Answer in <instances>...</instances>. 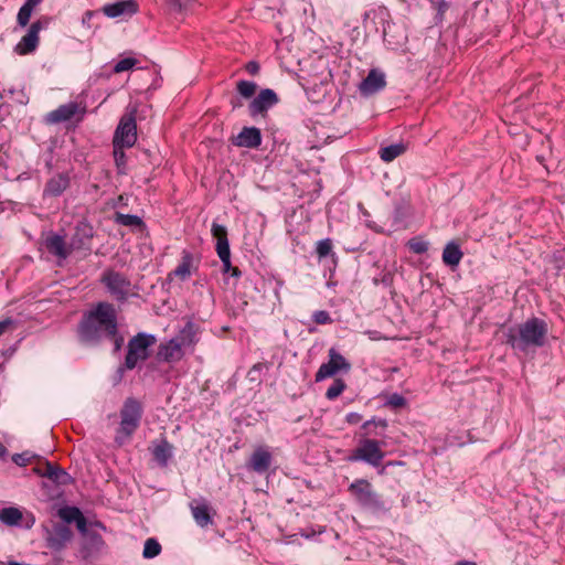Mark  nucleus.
Wrapping results in <instances>:
<instances>
[{
  "mask_svg": "<svg viewBox=\"0 0 565 565\" xmlns=\"http://www.w3.org/2000/svg\"><path fill=\"white\" fill-rule=\"evenodd\" d=\"M463 257V253L460 249V246L455 241L446 244L443 250V262L445 265L450 267H457Z\"/></svg>",
  "mask_w": 565,
  "mask_h": 565,
  "instance_id": "obj_27",
  "label": "nucleus"
},
{
  "mask_svg": "<svg viewBox=\"0 0 565 565\" xmlns=\"http://www.w3.org/2000/svg\"><path fill=\"white\" fill-rule=\"evenodd\" d=\"M33 9L29 8V6H22L17 15V22L20 26L24 28L29 24Z\"/></svg>",
  "mask_w": 565,
  "mask_h": 565,
  "instance_id": "obj_38",
  "label": "nucleus"
},
{
  "mask_svg": "<svg viewBox=\"0 0 565 565\" xmlns=\"http://www.w3.org/2000/svg\"><path fill=\"white\" fill-rule=\"evenodd\" d=\"M193 265V255L190 252L183 250L181 263L172 271L181 280H185L191 276V268Z\"/></svg>",
  "mask_w": 565,
  "mask_h": 565,
  "instance_id": "obj_29",
  "label": "nucleus"
},
{
  "mask_svg": "<svg viewBox=\"0 0 565 565\" xmlns=\"http://www.w3.org/2000/svg\"><path fill=\"white\" fill-rule=\"evenodd\" d=\"M34 471L41 476L50 479L57 486H68L73 483V478L68 472L57 465L45 461L43 465L34 468Z\"/></svg>",
  "mask_w": 565,
  "mask_h": 565,
  "instance_id": "obj_14",
  "label": "nucleus"
},
{
  "mask_svg": "<svg viewBox=\"0 0 565 565\" xmlns=\"http://www.w3.org/2000/svg\"><path fill=\"white\" fill-rule=\"evenodd\" d=\"M14 320L12 318H7L0 321V337L4 334L10 328L14 327Z\"/></svg>",
  "mask_w": 565,
  "mask_h": 565,
  "instance_id": "obj_51",
  "label": "nucleus"
},
{
  "mask_svg": "<svg viewBox=\"0 0 565 565\" xmlns=\"http://www.w3.org/2000/svg\"><path fill=\"white\" fill-rule=\"evenodd\" d=\"M331 249H332V242H331V239L326 238V239L318 242L316 252H317L319 258H323V257H327L331 253Z\"/></svg>",
  "mask_w": 565,
  "mask_h": 565,
  "instance_id": "obj_40",
  "label": "nucleus"
},
{
  "mask_svg": "<svg viewBox=\"0 0 565 565\" xmlns=\"http://www.w3.org/2000/svg\"><path fill=\"white\" fill-rule=\"evenodd\" d=\"M232 277L239 278L242 276V271L238 267H233L230 271Z\"/></svg>",
  "mask_w": 565,
  "mask_h": 565,
  "instance_id": "obj_57",
  "label": "nucleus"
},
{
  "mask_svg": "<svg viewBox=\"0 0 565 565\" xmlns=\"http://www.w3.org/2000/svg\"><path fill=\"white\" fill-rule=\"evenodd\" d=\"M70 184L68 173H57L47 180L43 190V196L57 198L70 188Z\"/></svg>",
  "mask_w": 565,
  "mask_h": 565,
  "instance_id": "obj_19",
  "label": "nucleus"
},
{
  "mask_svg": "<svg viewBox=\"0 0 565 565\" xmlns=\"http://www.w3.org/2000/svg\"><path fill=\"white\" fill-rule=\"evenodd\" d=\"M384 457L385 451L382 450L381 443L376 439L362 438L355 448V461H364L379 469L377 473L381 476L385 475Z\"/></svg>",
  "mask_w": 565,
  "mask_h": 565,
  "instance_id": "obj_5",
  "label": "nucleus"
},
{
  "mask_svg": "<svg viewBox=\"0 0 565 565\" xmlns=\"http://www.w3.org/2000/svg\"><path fill=\"white\" fill-rule=\"evenodd\" d=\"M7 455V448L0 441V458H3Z\"/></svg>",
  "mask_w": 565,
  "mask_h": 565,
  "instance_id": "obj_59",
  "label": "nucleus"
},
{
  "mask_svg": "<svg viewBox=\"0 0 565 565\" xmlns=\"http://www.w3.org/2000/svg\"><path fill=\"white\" fill-rule=\"evenodd\" d=\"M381 282L385 286H391L393 282V275L392 273L387 271L384 273L381 277Z\"/></svg>",
  "mask_w": 565,
  "mask_h": 565,
  "instance_id": "obj_54",
  "label": "nucleus"
},
{
  "mask_svg": "<svg viewBox=\"0 0 565 565\" xmlns=\"http://www.w3.org/2000/svg\"><path fill=\"white\" fill-rule=\"evenodd\" d=\"M94 15L93 11H86L83 15L82 22L83 24H86L90 21L92 17Z\"/></svg>",
  "mask_w": 565,
  "mask_h": 565,
  "instance_id": "obj_55",
  "label": "nucleus"
},
{
  "mask_svg": "<svg viewBox=\"0 0 565 565\" xmlns=\"http://www.w3.org/2000/svg\"><path fill=\"white\" fill-rule=\"evenodd\" d=\"M172 451L173 446L166 438H162L159 443H154L151 449L153 459L161 468L168 466V461L172 457Z\"/></svg>",
  "mask_w": 565,
  "mask_h": 565,
  "instance_id": "obj_23",
  "label": "nucleus"
},
{
  "mask_svg": "<svg viewBox=\"0 0 565 565\" xmlns=\"http://www.w3.org/2000/svg\"><path fill=\"white\" fill-rule=\"evenodd\" d=\"M408 248L417 254L422 255L428 250V243L420 237H413L407 242Z\"/></svg>",
  "mask_w": 565,
  "mask_h": 565,
  "instance_id": "obj_37",
  "label": "nucleus"
},
{
  "mask_svg": "<svg viewBox=\"0 0 565 565\" xmlns=\"http://www.w3.org/2000/svg\"><path fill=\"white\" fill-rule=\"evenodd\" d=\"M72 536L73 532L66 524H56L47 537V544L51 548L61 551Z\"/></svg>",
  "mask_w": 565,
  "mask_h": 565,
  "instance_id": "obj_22",
  "label": "nucleus"
},
{
  "mask_svg": "<svg viewBox=\"0 0 565 565\" xmlns=\"http://www.w3.org/2000/svg\"><path fill=\"white\" fill-rule=\"evenodd\" d=\"M355 499L359 504L372 512H380L385 509L381 495L377 494L371 483L365 479L355 480Z\"/></svg>",
  "mask_w": 565,
  "mask_h": 565,
  "instance_id": "obj_9",
  "label": "nucleus"
},
{
  "mask_svg": "<svg viewBox=\"0 0 565 565\" xmlns=\"http://www.w3.org/2000/svg\"><path fill=\"white\" fill-rule=\"evenodd\" d=\"M74 523L83 535H87L89 533L87 530V520L83 514Z\"/></svg>",
  "mask_w": 565,
  "mask_h": 565,
  "instance_id": "obj_48",
  "label": "nucleus"
},
{
  "mask_svg": "<svg viewBox=\"0 0 565 565\" xmlns=\"http://www.w3.org/2000/svg\"><path fill=\"white\" fill-rule=\"evenodd\" d=\"M271 462V452L266 447L260 446L254 450L246 466L249 470L264 475L270 468Z\"/></svg>",
  "mask_w": 565,
  "mask_h": 565,
  "instance_id": "obj_16",
  "label": "nucleus"
},
{
  "mask_svg": "<svg viewBox=\"0 0 565 565\" xmlns=\"http://www.w3.org/2000/svg\"><path fill=\"white\" fill-rule=\"evenodd\" d=\"M358 206H359V209H360V211H361V213H362V215L364 217L363 221H364L365 225L367 227L373 228L374 226H373V222L370 220V213L366 210H364V207L362 206L361 203H359Z\"/></svg>",
  "mask_w": 565,
  "mask_h": 565,
  "instance_id": "obj_53",
  "label": "nucleus"
},
{
  "mask_svg": "<svg viewBox=\"0 0 565 565\" xmlns=\"http://www.w3.org/2000/svg\"><path fill=\"white\" fill-rule=\"evenodd\" d=\"M184 352L177 340H169L168 342L160 343L157 351V360L160 362H179L183 359Z\"/></svg>",
  "mask_w": 565,
  "mask_h": 565,
  "instance_id": "obj_18",
  "label": "nucleus"
},
{
  "mask_svg": "<svg viewBox=\"0 0 565 565\" xmlns=\"http://www.w3.org/2000/svg\"><path fill=\"white\" fill-rule=\"evenodd\" d=\"M231 104H232L234 109L242 106V104L239 102L232 100Z\"/></svg>",
  "mask_w": 565,
  "mask_h": 565,
  "instance_id": "obj_62",
  "label": "nucleus"
},
{
  "mask_svg": "<svg viewBox=\"0 0 565 565\" xmlns=\"http://www.w3.org/2000/svg\"><path fill=\"white\" fill-rule=\"evenodd\" d=\"M86 114V105L77 102H71L60 105L56 109L49 111L43 121L46 125H58L75 118L77 122L82 121Z\"/></svg>",
  "mask_w": 565,
  "mask_h": 565,
  "instance_id": "obj_7",
  "label": "nucleus"
},
{
  "mask_svg": "<svg viewBox=\"0 0 565 565\" xmlns=\"http://www.w3.org/2000/svg\"><path fill=\"white\" fill-rule=\"evenodd\" d=\"M264 369H266V365L264 363L254 364L252 369L248 371V379L252 382H260V373Z\"/></svg>",
  "mask_w": 565,
  "mask_h": 565,
  "instance_id": "obj_43",
  "label": "nucleus"
},
{
  "mask_svg": "<svg viewBox=\"0 0 565 565\" xmlns=\"http://www.w3.org/2000/svg\"><path fill=\"white\" fill-rule=\"evenodd\" d=\"M278 102L279 98L273 89H262L248 105L249 115L252 117H256L258 115L265 117L268 109L275 106Z\"/></svg>",
  "mask_w": 565,
  "mask_h": 565,
  "instance_id": "obj_12",
  "label": "nucleus"
},
{
  "mask_svg": "<svg viewBox=\"0 0 565 565\" xmlns=\"http://www.w3.org/2000/svg\"><path fill=\"white\" fill-rule=\"evenodd\" d=\"M41 2L42 0H25L24 6H29V8L34 9Z\"/></svg>",
  "mask_w": 565,
  "mask_h": 565,
  "instance_id": "obj_56",
  "label": "nucleus"
},
{
  "mask_svg": "<svg viewBox=\"0 0 565 565\" xmlns=\"http://www.w3.org/2000/svg\"><path fill=\"white\" fill-rule=\"evenodd\" d=\"M137 141L136 109L121 116L115 130L113 145L131 148Z\"/></svg>",
  "mask_w": 565,
  "mask_h": 565,
  "instance_id": "obj_8",
  "label": "nucleus"
},
{
  "mask_svg": "<svg viewBox=\"0 0 565 565\" xmlns=\"http://www.w3.org/2000/svg\"><path fill=\"white\" fill-rule=\"evenodd\" d=\"M7 161L8 154L6 152L0 151V179H7Z\"/></svg>",
  "mask_w": 565,
  "mask_h": 565,
  "instance_id": "obj_49",
  "label": "nucleus"
},
{
  "mask_svg": "<svg viewBox=\"0 0 565 565\" xmlns=\"http://www.w3.org/2000/svg\"><path fill=\"white\" fill-rule=\"evenodd\" d=\"M377 426H380L382 428H385L386 427V422L383 420V419H380L377 422L372 419V420H369V422L364 423L363 428L365 429V434H371L372 427H377Z\"/></svg>",
  "mask_w": 565,
  "mask_h": 565,
  "instance_id": "obj_47",
  "label": "nucleus"
},
{
  "mask_svg": "<svg viewBox=\"0 0 565 565\" xmlns=\"http://www.w3.org/2000/svg\"><path fill=\"white\" fill-rule=\"evenodd\" d=\"M218 257L222 262L223 273H230L233 268L232 263H231V254H225V256L220 255Z\"/></svg>",
  "mask_w": 565,
  "mask_h": 565,
  "instance_id": "obj_50",
  "label": "nucleus"
},
{
  "mask_svg": "<svg viewBox=\"0 0 565 565\" xmlns=\"http://www.w3.org/2000/svg\"><path fill=\"white\" fill-rule=\"evenodd\" d=\"M137 64V60L134 57H125L117 62L114 66V73H122L131 70Z\"/></svg>",
  "mask_w": 565,
  "mask_h": 565,
  "instance_id": "obj_39",
  "label": "nucleus"
},
{
  "mask_svg": "<svg viewBox=\"0 0 565 565\" xmlns=\"http://www.w3.org/2000/svg\"><path fill=\"white\" fill-rule=\"evenodd\" d=\"M245 68L250 75H256L259 72V64L255 61H249Z\"/></svg>",
  "mask_w": 565,
  "mask_h": 565,
  "instance_id": "obj_52",
  "label": "nucleus"
},
{
  "mask_svg": "<svg viewBox=\"0 0 565 565\" xmlns=\"http://www.w3.org/2000/svg\"><path fill=\"white\" fill-rule=\"evenodd\" d=\"M456 565H477V563L472 561H459Z\"/></svg>",
  "mask_w": 565,
  "mask_h": 565,
  "instance_id": "obj_58",
  "label": "nucleus"
},
{
  "mask_svg": "<svg viewBox=\"0 0 565 565\" xmlns=\"http://www.w3.org/2000/svg\"><path fill=\"white\" fill-rule=\"evenodd\" d=\"M548 324L544 319L531 317L522 323L513 324L503 331V343L514 352L527 354L545 345Z\"/></svg>",
  "mask_w": 565,
  "mask_h": 565,
  "instance_id": "obj_2",
  "label": "nucleus"
},
{
  "mask_svg": "<svg viewBox=\"0 0 565 565\" xmlns=\"http://www.w3.org/2000/svg\"><path fill=\"white\" fill-rule=\"evenodd\" d=\"M351 369L350 362L342 356L334 348L329 350V361L321 364L316 373V382H320L324 379L332 377L341 371L349 372Z\"/></svg>",
  "mask_w": 565,
  "mask_h": 565,
  "instance_id": "obj_10",
  "label": "nucleus"
},
{
  "mask_svg": "<svg viewBox=\"0 0 565 565\" xmlns=\"http://www.w3.org/2000/svg\"><path fill=\"white\" fill-rule=\"evenodd\" d=\"M143 415V406L135 397H127L119 411L120 422L115 431L114 441L121 447L129 443L138 430Z\"/></svg>",
  "mask_w": 565,
  "mask_h": 565,
  "instance_id": "obj_3",
  "label": "nucleus"
},
{
  "mask_svg": "<svg viewBox=\"0 0 565 565\" xmlns=\"http://www.w3.org/2000/svg\"><path fill=\"white\" fill-rule=\"evenodd\" d=\"M44 245L47 252L60 259H66L71 253V244L67 246L63 236L57 234H51L45 238Z\"/></svg>",
  "mask_w": 565,
  "mask_h": 565,
  "instance_id": "obj_21",
  "label": "nucleus"
},
{
  "mask_svg": "<svg viewBox=\"0 0 565 565\" xmlns=\"http://www.w3.org/2000/svg\"><path fill=\"white\" fill-rule=\"evenodd\" d=\"M347 387V384L341 379H335L332 383V385L327 390L326 397L328 399H334L344 391Z\"/></svg>",
  "mask_w": 565,
  "mask_h": 565,
  "instance_id": "obj_36",
  "label": "nucleus"
},
{
  "mask_svg": "<svg viewBox=\"0 0 565 565\" xmlns=\"http://www.w3.org/2000/svg\"><path fill=\"white\" fill-rule=\"evenodd\" d=\"M190 509L195 523L201 527H206L213 523L211 508L206 502H191Z\"/></svg>",
  "mask_w": 565,
  "mask_h": 565,
  "instance_id": "obj_24",
  "label": "nucleus"
},
{
  "mask_svg": "<svg viewBox=\"0 0 565 565\" xmlns=\"http://www.w3.org/2000/svg\"><path fill=\"white\" fill-rule=\"evenodd\" d=\"M105 339L111 340L114 342V351L118 352L121 350L124 344V337L119 334V330L117 329V332L114 337H106Z\"/></svg>",
  "mask_w": 565,
  "mask_h": 565,
  "instance_id": "obj_46",
  "label": "nucleus"
},
{
  "mask_svg": "<svg viewBox=\"0 0 565 565\" xmlns=\"http://www.w3.org/2000/svg\"><path fill=\"white\" fill-rule=\"evenodd\" d=\"M312 320L317 324H329L332 322V319H331L329 312L326 310H318V311L313 312Z\"/></svg>",
  "mask_w": 565,
  "mask_h": 565,
  "instance_id": "obj_42",
  "label": "nucleus"
},
{
  "mask_svg": "<svg viewBox=\"0 0 565 565\" xmlns=\"http://www.w3.org/2000/svg\"><path fill=\"white\" fill-rule=\"evenodd\" d=\"M114 221L119 225L128 227L142 228L145 226V222L142 221V218L134 214H124L120 212H116L114 215Z\"/></svg>",
  "mask_w": 565,
  "mask_h": 565,
  "instance_id": "obj_30",
  "label": "nucleus"
},
{
  "mask_svg": "<svg viewBox=\"0 0 565 565\" xmlns=\"http://www.w3.org/2000/svg\"><path fill=\"white\" fill-rule=\"evenodd\" d=\"M43 29L41 20L34 21L25 35L22 36L20 42L14 46V52L19 55H28L33 53L40 42L39 33Z\"/></svg>",
  "mask_w": 565,
  "mask_h": 565,
  "instance_id": "obj_13",
  "label": "nucleus"
},
{
  "mask_svg": "<svg viewBox=\"0 0 565 565\" xmlns=\"http://www.w3.org/2000/svg\"><path fill=\"white\" fill-rule=\"evenodd\" d=\"M353 419H354L353 413H350V414H348V415H347V420H348L349 423H352V422H353Z\"/></svg>",
  "mask_w": 565,
  "mask_h": 565,
  "instance_id": "obj_61",
  "label": "nucleus"
},
{
  "mask_svg": "<svg viewBox=\"0 0 565 565\" xmlns=\"http://www.w3.org/2000/svg\"><path fill=\"white\" fill-rule=\"evenodd\" d=\"M386 76L384 72L372 68L367 76L359 84L358 88L363 97H371L386 87Z\"/></svg>",
  "mask_w": 565,
  "mask_h": 565,
  "instance_id": "obj_11",
  "label": "nucleus"
},
{
  "mask_svg": "<svg viewBox=\"0 0 565 565\" xmlns=\"http://www.w3.org/2000/svg\"><path fill=\"white\" fill-rule=\"evenodd\" d=\"M113 147H114V151H113L114 160H115L118 173L125 174L127 160H126V154H125L124 148H126V147L119 146V145H113Z\"/></svg>",
  "mask_w": 565,
  "mask_h": 565,
  "instance_id": "obj_32",
  "label": "nucleus"
},
{
  "mask_svg": "<svg viewBox=\"0 0 565 565\" xmlns=\"http://www.w3.org/2000/svg\"><path fill=\"white\" fill-rule=\"evenodd\" d=\"M406 404H407L406 398L403 395L397 394V393H393L392 395H390L386 401V405L391 406L392 408H395V409L402 408V407L406 406Z\"/></svg>",
  "mask_w": 565,
  "mask_h": 565,
  "instance_id": "obj_41",
  "label": "nucleus"
},
{
  "mask_svg": "<svg viewBox=\"0 0 565 565\" xmlns=\"http://www.w3.org/2000/svg\"><path fill=\"white\" fill-rule=\"evenodd\" d=\"M22 520V512L18 508H3L0 510V521L9 526L18 525Z\"/></svg>",
  "mask_w": 565,
  "mask_h": 565,
  "instance_id": "obj_31",
  "label": "nucleus"
},
{
  "mask_svg": "<svg viewBox=\"0 0 565 565\" xmlns=\"http://www.w3.org/2000/svg\"><path fill=\"white\" fill-rule=\"evenodd\" d=\"M262 132L257 127H243L237 136L231 138V142L241 148L255 149L262 145Z\"/></svg>",
  "mask_w": 565,
  "mask_h": 565,
  "instance_id": "obj_15",
  "label": "nucleus"
},
{
  "mask_svg": "<svg viewBox=\"0 0 565 565\" xmlns=\"http://www.w3.org/2000/svg\"><path fill=\"white\" fill-rule=\"evenodd\" d=\"M212 236L216 239L217 256L231 254L230 243L227 238V230L224 225L213 223L211 228Z\"/></svg>",
  "mask_w": 565,
  "mask_h": 565,
  "instance_id": "obj_25",
  "label": "nucleus"
},
{
  "mask_svg": "<svg viewBox=\"0 0 565 565\" xmlns=\"http://www.w3.org/2000/svg\"><path fill=\"white\" fill-rule=\"evenodd\" d=\"M196 333L198 327L195 323L188 321L173 340H177L182 349L184 347H194L198 342Z\"/></svg>",
  "mask_w": 565,
  "mask_h": 565,
  "instance_id": "obj_26",
  "label": "nucleus"
},
{
  "mask_svg": "<svg viewBox=\"0 0 565 565\" xmlns=\"http://www.w3.org/2000/svg\"><path fill=\"white\" fill-rule=\"evenodd\" d=\"M87 537L89 540L92 547L95 550H99L104 545V540L98 533L89 532L87 534Z\"/></svg>",
  "mask_w": 565,
  "mask_h": 565,
  "instance_id": "obj_45",
  "label": "nucleus"
},
{
  "mask_svg": "<svg viewBox=\"0 0 565 565\" xmlns=\"http://www.w3.org/2000/svg\"><path fill=\"white\" fill-rule=\"evenodd\" d=\"M394 465H402V462H401V461H388V462H386V465H384V466H385V468H386V467H388V466H394Z\"/></svg>",
  "mask_w": 565,
  "mask_h": 565,
  "instance_id": "obj_60",
  "label": "nucleus"
},
{
  "mask_svg": "<svg viewBox=\"0 0 565 565\" xmlns=\"http://www.w3.org/2000/svg\"><path fill=\"white\" fill-rule=\"evenodd\" d=\"M236 89L238 94L244 98H252L257 89V85L254 82L249 81H239L236 84Z\"/></svg>",
  "mask_w": 565,
  "mask_h": 565,
  "instance_id": "obj_34",
  "label": "nucleus"
},
{
  "mask_svg": "<svg viewBox=\"0 0 565 565\" xmlns=\"http://www.w3.org/2000/svg\"><path fill=\"white\" fill-rule=\"evenodd\" d=\"M33 458V456L29 452V451H24L22 454H15L12 456V461L18 465V466H21V467H24L26 466L28 463H30L31 459Z\"/></svg>",
  "mask_w": 565,
  "mask_h": 565,
  "instance_id": "obj_44",
  "label": "nucleus"
},
{
  "mask_svg": "<svg viewBox=\"0 0 565 565\" xmlns=\"http://www.w3.org/2000/svg\"><path fill=\"white\" fill-rule=\"evenodd\" d=\"M407 150V146L404 142H397L382 147L379 151L380 158L384 162H392L397 157L404 154Z\"/></svg>",
  "mask_w": 565,
  "mask_h": 565,
  "instance_id": "obj_28",
  "label": "nucleus"
},
{
  "mask_svg": "<svg viewBox=\"0 0 565 565\" xmlns=\"http://www.w3.org/2000/svg\"><path fill=\"white\" fill-rule=\"evenodd\" d=\"M117 326V312L114 305L102 301L83 315L77 326V334L81 342L98 345L106 337L116 334Z\"/></svg>",
  "mask_w": 565,
  "mask_h": 565,
  "instance_id": "obj_1",
  "label": "nucleus"
},
{
  "mask_svg": "<svg viewBox=\"0 0 565 565\" xmlns=\"http://www.w3.org/2000/svg\"><path fill=\"white\" fill-rule=\"evenodd\" d=\"M94 236V228L87 222H79L75 227V233L71 239V248L82 249L88 247L90 239Z\"/></svg>",
  "mask_w": 565,
  "mask_h": 565,
  "instance_id": "obj_20",
  "label": "nucleus"
},
{
  "mask_svg": "<svg viewBox=\"0 0 565 565\" xmlns=\"http://www.w3.org/2000/svg\"><path fill=\"white\" fill-rule=\"evenodd\" d=\"M82 515V511L76 507H64L58 510V516L66 523L75 522Z\"/></svg>",
  "mask_w": 565,
  "mask_h": 565,
  "instance_id": "obj_33",
  "label": "nucleus"
},
{
  "mask_svg": "<svg viewBox=\"0 0 565 565\" xmlns=\"http://www.w3.org/2000/svg\"><path fill=\"white\" fill-rule=\"evenodd\" d=\"M45 166H46V168H47L49 170H51V169H52V162H51V160L46 161Z\"/></svg>",
  "mask_w": 565,
  "mask_h": 565,
  "instance_id": "obj_64",
  "label": "nucleus"
},
{
  "mask_svg": "<svg viewBox=\"0 0 565 565\" xmlns=\"http://www.w3.org/2000/svg\"><path fill=\"white\" fill-rule=\"evenodd\" d=\"M383 34H384V40L387 41L390 43V41L387 40V28H384L383 30Z\"/></svg>",
  "mask_w": 565,
  "mask_h": 565,
  "instance_id": "obj_63",
  "label": "nucleus"
},
{
  "mask_svg": "<svg viewBox=\"0 0 565 565\" xmlns=\"http://www.w3.org/2000/svg\"><path fill=\"white\" fill-rule=\"evenodd\" d=\"M157 338L154 334L139 332L134 335L127 344V354L124 364L118 369L119 372L134 370L138 362L146 361L149 356V349L154 345Z\"/></svg>",
  "mask_w": 565,
  "mask_h": 565,
  "instance_id": "obj_4",
  "label": "nucleus"
},
{
  "mask_svg": "<svg viewBox=\"0 0 565 565\" xmlns=\"http://www.w3.org/2000/svg\"><path fill=\"white\" fill-rule=\"evenodd\" d=\"M161 552V545L156 539H148L145 542L142 555L145 558H153Z\"/></svg>",
  "mask_w": 565,
  "mask_h": 565,
  "instance_id": "obj_35",
  "label": "nucleus"
},
{
  "mask_svg": "<svg viewBox=\"0 0 565 565\" xmlns=\"http://www.w3.org/2000/svg\"><path fill=\"white\" fill-rule=\"evenodd\" d=\"M100 282L117 301L124 302L128 299L131 290V281L124 274L107 269L103 273Z\"/></svg>",
  "mask_w": 565,
  "mask_h": 565,
  "instance_id": "obj_6",
  "label": "nucleus"
},
{
  "mask_svg": "<svg viewBox=\"0 0 565 565\" xmlns=\"http://www.w3.org/2000/svg\"><path fill=\"white\" fill-rule=\"evenodd\" d=\"M139 6L136 0H120L114 3L105 4L102 8L103 13L108 18H118L122 15H134L138 12Z\"/></svg>",
  "mask_w": 565,
  "mask_h": 565,
  "instance_id": "obj_17",
  "label": "nucleus"
}]
</instances>
